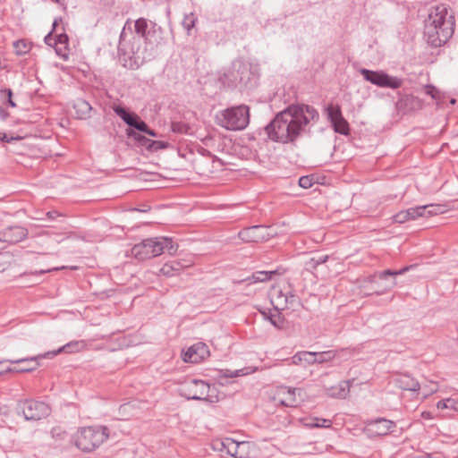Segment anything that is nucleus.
I'll return each mask as SVG.
<instances>
[{
    "instance_id": "1",
    "label": "nucleus",
    "mask_w": 458,
    "mask_h": 458,
    "mask_svg": "<svg viewBox=\"0 0 458 458\" xmlns=\"http://www.w3.org/2000/svg\"><path fill=\"white\" fill-rule=\"evenodd\" d=\"M455 18L445 4L433 8L425 21L424 37L431 47L445 44L453 36Z\"/></svg>"
},
{
    "instance_id": "2",
    "label": "nucleus",
    "mask_w": 458,
    "mask_h": 458,
    "mask_svg": "<svg viewBox=\"0 0 458 458\" xmlns=\"http://www.w3.org/2000/svg\"><path fill=\"white\" fill-rule=\"evenodd\" d=\"M219 80L227 87L239 88L242 90L256 87L259 74L250 63L243 59H236Z\"/></svg>"
},
{
    "instance_id": "3",
    "label": "nucleus",
    "mask_w": 458,
    "mask_h": 458,
    "mask_svg": "<svg viewBox=\"0 0 458 458\" xmlns=\"http://www.w3.org/2000/svg\"><path fill=\"white\" fill-rule=\"evenodd\" d=\"M288 141H294L298 137L308 133L312 122L319 118L318 112L311 106L293 104L288 106Z\"/></svg>"
},
{
    "instance_id": "4",
    "label": "nucleus",
    "mask_w": 458,
    "mask_h": 458,
    "mask_svg": "<svg viewBox=\"0 0 458 458\" xmlns=\"http://www.w3.org/2000/svg\"><path fill=\"white\" fill-rule=\"evenodd\" d=\"M118 54L123 65L131 70L140 68L152 58L151 54L148 53L146 47H142V41L140 37H132L129 42L125 41L124 30L120 35Z\"/></svg>"
},
{
    "instance_id": "5",
    "label": "nucleus",
    "mask_w": 458,
    "mask_h": 458,
    "mask_svg": "<svg viewBox=\"0 0 458 458\" xmlns=\"http://www.w3.org/2000/svg\"><path fill=\"white\" fill-rule=\"evenodd\" d=\"M178 245L168 237H156L145 239L131 248V254L139 260L148 259L162 253L170 255L177 251Z\"/></svg>"
},
{
    "instance_id": "6",
    "label": "nucleus",
    "mask_w": 458,
    "mask_h": 458,
    "mask_svg": "<svg viewBox=\"0 0 458 458\" xmlns=\"http://www.w3.org/2000/svg\"><path fill=\"white\" fill-rule=\"evenodd\" d=\"M108 427L98 425L80 428L72 439L78 449L90 453L98 448L109 437Z\"/></svg>"
},
{
    "instance_id": "7",
    "label": "nucleus",
    "mask_w": 458,
    "mask_h": 458,
    "mask_svg": "<svg viewBox=\"0 0 458 458\" xmlns=\"http://www.w3.org/2000/svg\"><path fill=\"white\" fill-rule=\"evenodd\" d=\"M216 119L217 123L226 130L242 131L250 123V108L244 104L228 107L221 111Z\"/></svg>"
},
{
    "instance_id": "8",
    "label": "nucleus",
    "mask_w": 458,
    "mask_h": 458,
    "mask_svg": "<svg viewBox=\"0 0 458 458\" xmlns=\"http://www.w3.org/2000/svg\"><path fill=\"white\" fill-rule=\"evenodd\" d=\"M408 270H409V267H405L400 270L386 269V270H384V271L378 273L377 275L370 276L367 279L363 280L360 283V284L359 286V288H360L359 294H360L362 296H369L374 293L377 295H380V294L384 293L385 292L394 287L396 285V281L394 279L390 284H386L384 287V289H379L378 287L376 286L377 277L379 280H385V279H386L387 276H395L398 275H403Z\"/></svg>"
},
{
    "instance_id": "9",
    "label": "nucleus",
    "mask_w": 458,
    "mask_h": 458,
    "mask_svg": "<svg viewBox=\"0 0 458 458\" xmlns=\"http://www.w3.org/2000/svg\"><path fill=\"white\" fill-rule=\"evenodd\" d=\"M210 391L211 387L208 383L195 378L186 380L179 388L180 395L188 400H200L212 403L214 400L213 396L209 394Z\"/></svg>"
},
{
    "instance_id": "10",
    "label": "nucleus",
    "mask_w": 458,
    "mask_h": 458,
    "mask_svg": "<svg viewBox=\"0 0 458 458\" xmlns=\"http://www.w3.org/2000/svg\"><path fill=\"white\" fill-rule=\"evenodd\" d=\"M360 73L364 80L379 88H389L393 89H399L403 85V80L398 77L390 76L382 70L372 71L362 68Z\"/></svg>"
},
{
    "instance_id": "11",
    "label": "nucleus",
    "mask_w": 458,
    "mask_h": 458,
    "mask_svg": "<svg viewBox=\"0 0 458 458\" xmlns=\"http://www.w3.org/2000/svg\"><path fill=\"white\" fill-rule=\"evenodd\" d=\"M286 108L279 112L265 127V132L272 141L286 143Z\"/></svg>"
},
{
    "instance_id": "12",
    "label": "nucleus",
    "mask_w": 458,
    "mask_h": 458,
    "mask_svg": "<svg viewBox=\"0 0 458 458\" xmlns=\"http://www.w3.org/2000/svg\"><path fill=\"white\" fill-rule=\"evenodd\" d=\"M26 420H39L50 414V407L44 402L26 400L19 405Z\"/></svg>"
},
{
    "instance_id": "13",
    "label": "nucleus",
    "mask_w": 458,
    "mask_h": 458,
    "mask_svg": "<svg viewBox=\"0 0 458 458\" xmlns=\"http://www.w3.org/2000/svg\"><path fill=\"white\" fill-rule=\"evenodd\" d=\"M270 301L276 313L269 317L271 323L276 327H282L284 320L281 319V311L286 308V295L277 287H273L269 293Z\"/></svg>"
},
{
    "instance_id": "14",
    "label": "nucleus",
    "mask_w": 458,
    "mask_h": 458,
    "mask_svg": "<svg viewBox=\"0 0 458 458\" xmlns=\"http://www.w3.org/2000/svg\"><path fill=\"white\" fill-rule=\"evenodd\" d=\"M328 120L331 122L335 132L348 135L350 131L349 123L344 118L341 107L336 105H328L326 108Z\"/></svg>"
},
{
    "instance_id": "15",
    "label": "nucleus",
    "mask_w": 458,
    "mask_h": 458,
    "mask_svg": "<svg viewBox=\"0 0 458 458\" xmlns=\"http://www.w3.org/2000/svg\"><path fill=\"white\" fill-rule=\"evenodd\" d=\"M43 359L42 355H37L32 357H26V358H20V359H9L6 360V362H9L11 364H19V363H33L32 367L30 368H17V367H6L4 370H0V376L5 374V373H23V372H31L39 366V363L38 362V360ZM4 361H0V366H2Z\"/></svg>"
},
{
    "instance_id": "16",
    "label": "nucleus",
    "mask_w": 458,
    "mask_h": 458,
    "mask_svg": "<svg viewBox=\"0 0 458 458\" xmlns=\"http://www.w3.org/2000/svg\"><path fill=\"white\" fill-rule=\"evenodd\" d=\"M28 230L20 225H11L0 231V242L15 244L24 240Z\"/></svg>"
},
{
    "instance_id": "17",
    "label": "nucleus",
    "mask_w": 458,
    "mask_h": 458,
    "mask_svg": "<svg viewBox=\"0 0 458 458\" xmlns=\"http://www.w3.org/2000/svg\"><path fill=\"white\" fill-rule=\"evenodd\" d=\"M267 228L262 225H253L238 233L239 238L245 242H259L267 239Z\"/></svg>"
},
{
    "instance_id": "18",
    "label": "nucleus",
    "mask_w": 458,
    "mask_h": 458,
    "mask_svg": "<svg viewBox=\"0 0 458 458\" xmlns=\"http://www.w3.org/2000/svg\"><path fill=\"white\" fill-rule=\"evenodd\" d=\"M209 355V350L206 344L199 342L183 353L182 359L185 362L199 363Z\"/></svg>"
},
{
    "instance_id": "19",
    "label": "nucleus",
    "mask_w": 458,
    "mask_h": 458,
    "mask_svg": "<svg viewBox=\"0 0 458 458\" xmlns=\"http://www.w3.org/2000/svg\"><path fill=\"white\" fill-rule=\"evenodd\" d=\"M395 423L386 419H377L367 424V431L373 437L386 436L393 431Z\"/></svg>"
},
{
    "instance_id": "20",
    "label": "nucleus",
    "mask_w": 458,
    "mask_h": 458,
    "mask_svg": "<svg viewBox=\"0 0 458 458\" xmlns=\"http://www.w3.org/2000/svg\"><path fill=\"white\" fill-rule=\"evenodd\" d=\"M395 106L398 112L408 114L421 109L423 101L412 95H401Z\"/></svg>"
},
{
    "instance_id": "21",
    "label": "nucleus",
    "mask_w": 458,
    "mask_h": 458,
    "mask_svg": "<svg viewBox=\"0 0 458 458\" xmlns=\"http://www.w3.org/2000/svg\"><path fill=\"white\" fill-rule=\"evenodd\" d=\"M250 447V442H237L232 438L227 441V454L235 458H248Z\"/></svg>"
},
{
    "instance_id": "22",
    "label": "nucleus",
    "mask_w": 458,
    "mask_h": 458,
    "mask_svg": "<svg viewBox=\"0 0 458 458\" xmlns=\"http://www.w3.org/2000/svg\"><path fill=\"white\" fill-rule=\"evenodd\" d=\"M69 37L66 33L63 32L55 37V53L64 60L69 56Z\"/></svg>"
},
{
    "instance_id": "23",
    "label": "nucleus",
    "mask_w": 458,
    "mask_h": 458,
    "mask_svg": "<svg viewBox=\"0 0 458 458\" xmlns=\"http://www.w3.org/2000/svg\"><path fill=\"white\" fill-rule=\"evenodd\" d=\"M85 342L84 341H72L66 344H64L63 347L59 348L57 351L54 352H48L45 354H43V358H52L55 356L56 354L64 352L66 353H74L77 352H80L85 347Z\"/></svg>"
},
{
    "instance_id": "24",
    "label": "nucleus",
    "mask_w": 458,
    "mask_h": 458,
    "mask_svg": "<svg viewBox=\"0 0 458 458\" xmlns=\"http://www.w3.org/2000/svg\"><path fill=\"white\" fill-rule=\"evenodd\" d=\"M189 266V264H185L181 260H172L164 264V266L160 268V273L165 276H174L178 275L181 271Z\"/></svg>"
},
{
    "instance_id": "25",
    "label": "nucleus",
    "mask_w": 458,
    "mask_h": 458,
    "mask_svg": "<svg viewBox=\"0 0 458 458\" xmlns=\"http://www.w3.org/2000/svg\"><path fill=\"white\" fill-rule=\"evenodd\" d=\"M397 386L403 390L417 392L420 390V383L409 375H402L396 379Z\"/></svg>"
},
{
    "instance_id": "26",
    "label": "nucleus",
    "mask_w": 458,
    "mask_h": 458,
    "mask_svg": "<svg viewBox=\"0 0 458 458\" xmlns=\"http://www.w3.org/2000/svg\"><path fill=\"white\" fill-rule=\"evenodd\" d=\"M350 393V381H342L337 386L331 387L327 394L334 398L344 399Z\"/></svg>"
},
{
    "instance_id": "27",
    "label": "nucleus",
    "mask_w": 458,
    "mask_h": 458,
    "mask_svg": "<svg viewBox=\"0 0 458 458\" xmlns=\"http://www.w3.org/2000/svg\"><path fill=\"white\" fill-rule=\"evenodd\" d=\"M306 397L307 394L302 388H288V406L297 407Z\"/></svg>"
},
{
    "instance_id": "28",
    "label": "nucleus",
    "mask_w": 458,
    "mask_h": 458,
    "mask_svg": "<svg viewBox=\"0 0 458 458\" xmlns=\"http://www.w3.org/2000/svg\"><path fill=\"white\" fill-rule=\"evenodd\" d=\"M73 108L75 109L78 118L87 119L90 117L92 106L88 101L82 98H78L73 104Z\"/></svg>"
},
{
    "instance_id": "29",
    "label": "nucleus",
    "mask_w": 458,
    "mask_h": 458,
    "mask_svg": "<svg viewBox=\"0 0 458 458\" xmlns=\"http://www.w3.org/2000/svg\"><path fill=\"white\" fill-rule=\"evenodd\" d=\"M113 110L115 114L118 115L130 127L133 125V123L138 116V114L129 111L127 108L122 106H114Z\"/></svg>"
},
{
    "instance_id": "30",
    "label": "nucleus",
    "mask_w": 458,
    "mask_h": 458,
    "mask_svg": "<svg viewBox=\"0 0 458 458\" xmlns=\"http://www.w3.org/2000/svg\"><path fill=\"white\" fill-rule=\"evenodd\" d=\"M313 352H299L292 357V363L295 365H313Z\"/></svg>"
},
{
    "instance_id": "31",
    "label": "nucleus",
    "mask_w": 458,
    "mask_h": 458,
    "mask_svg": "<svg viewBox=\"0 0 458 458\" xmlns=\"http://www.w3.org/2000/svg\"><path fill=\"white\" fill-rule=\"evenodd\" d=\"M301 421L308 428H330L332 425L331 420L320 418H305Z\"/></svg>"
},
{
    "instance_id": "32",
    "label": "nucleus",
    "mask_w": 458,
    "mask_h": 458,
    "mask_svg": "<svg viewBox=\"0 0 458 458\" xmlns=\"http://www.w3.org/2000/svg\"><path fill=\"white\" fill-rule=\"evenodd\" d=\"M278 270L273 271H256L250 277L245 279V281H250V283L266 282L271 278L272 275H275Z\"/></svg>"
},
{
    "instance_id": "33",
    "label": "nucleus",
    "mask_w": 458,
    "mask_h": 458,
    "mask_svg": "<svg viewBox=\"0 0 458 458\" xmlns=\"http://www.w3.org/2000/svg\"><path fill=\"white\" fill-rule=\"evenodd\" d=\"M126 134L129 138H132L139 143V145L145 147L148 150L150 148L149 145L152 142V140L146 138L131 128L127 129Z\"/></svg>"
},
{
    "instance_id": "34",
    "label": "nucleus",
    "mask_w": 458,
    "mask_h": 458,
    "mask_svg": "<svg viewBox=\"0 0 458 458\" xmlns=\"http://www.w3.org/2000/svg\"><path fill=\"white\" fill-rule=\"evenodd\" d=\"M313 364H321L330 361L335 358V353L332 351L327 352H313Z\"/></svg>"
},
{
    "instance_id": "35",
    "label": "nucleus",
    "mask_w": 458,
    "mask_h": 458,
    "mask_svg": "<svg viewBox=\"0 0 458 458\" xmlns=\"http://www.w3.org/2000/svg\"><path fill=\"white\" fill-rule=\"evenodd\" d=\"M13 48L16 55H22L30 50L31 46L27 40L19 39L13 42Z\"/></svg>"
},
{
    "instance_id": "36",
    "label": "nucleus",
    "mask_w": 458,
    "mask_h": 458,
    "mask_svg": "<svg viewBox=\"0 0 458 458\" xmlns=\"http://www.w3.org/2000/svg\"><path fill=\"white\" fill-rule=\"evenodd\" d=\"M13 259V256L11 252H0V272L5 271L11 266Z\"/></svg>"
},
{
    "instance_id": "37",
    "label": "nucleus",
    "mask_w": 458,
    "mask_h": 458,
    "mask_svg": "<svg viewBox=\"0 0 458 458\" xmlns=\"http://www.w3.org/2000/svg\"><path fill=\"white\" fill-rule=\"evenodd\" d=\"M147 29H148V21L146 19L140 18V19L136 20L135 24H134V30H135V32L140 37H141V38L146 37Z\"/></svg>"
},
{
    "instance_id": "38",
    "label": "nucleus",
    "mask_w": 458,
    "mask_h": 458,
    "mask_svg": "<svg viewBox=\"0 0 458 458\" xmlns=\"http://www.w3.org/2000/svg\"><path fill=\"white\" fill-rule=\"evenodd\" d=\"M425 208H426V207L419 206V207L408 208L404 211H405L407 216L409 217V220H413L418 217L424 216H425Z\"/></svg>"
},
{
    "instance_id": "39",
    "label": "nucleus",
    "mask_w": 458,
    "mask_h": 458,
    "mask_svg": "<svg viewBox=\"0 0 458 458\" xmlns=\"http://www.w3.org/2000/svg\"><path fill=\"white\" fill-rule=\"evenodd\" d=\"M327 259V255H318L317 257H312L306 262V267L308 269H315L318 265L325 263Z\"/></svg>"
},
{
    "instance_id": "40",
    "label": "nucleus",
    "mask_w": 458,
    "mask_h": 458,
    "mask_svg": "<svg viewBox=\"0 0 458 458\" xmlns=\"http://www.w3.org/2000/svg\"><path fill=\"white\" fill-rule=\"evenodd\" d=\"M197 21V18L193 13L186 14L182 20V26L187 30L188 34L192 28H194L195 23Z\"/></svg>"
},
{
    "instance_id": "41",
    "label": "nucleus",
    "mask_w": 458,
    "mask_h": 458,
    "mask_svg": "<svg viewBox=\"0 0 458 458\" xmlns=\"http://www.w3.org/2000/svg\"><path fill=\"white\" fill-rule=\"evenodd\" d=\"M425 216H431L440 213H443V207L441 205H425Z\"/></svg>"
},
{
    "instance_id": "42",
    "label": "nucleus",
    "mask_w": 458,
    "mask_h": 458,
    "mask_svg": "<svg viewBox=\"0 0 458 458\" xmlns=\"http://www.w3.org/2000/svg\"><path fill=\"white\" fill-rule=\"evenodd\" d=\"M232 438L226 437L222 440H216L212 443L213 449L219 452H225L227 454V441Z\"/></svg>"
},
{
    "instance_id": "43",
    "label": "nucleus",
    "mask_w": 458,
    "mask_h": 458,
    "mask_svg": "<svg viewBox=\"0 0 458 458\" xmlns=\"http://www.w3.org/2000/svg\"><path fill=\"white\" fill-rule=\"evenodd\" d=\"M171 127H172V131L174 132H177V133H187L188 130L190 129L188 124H186L184 123H181V122L172 123Z\"/></svg>"
},
{
    "instance_id": "44",
    "label": "nucleus",
    "mask_w": 458,
    "mask_h": 458,
    "mask_svg": "<svg viewBox=\"0 0 458 458\" xmlns=\"http://www.w3.org/2000/svg\"><path fill=\"white\" fill-rule=\"evenodd\" d=\"M133 129L138 130L139 131L145 132L148 130V124L142 121L138 115L133 123V125L131 126Z\"/></svg>"
},
{
    "instance_id": "45",
    "label": "nucleus",
    "mask_w": 458,
    "mask_h": 458,
    "mask_svg": "<svg viewBox=\"0 0 458 458\" xmlns=\"http://www.w3.org/2000/svg\"><path fill=\"white\" fill-rule=\"evenodd\" d=\"M298 184H299L300 187H301L303 189H309L313 184V177L312 176H309V175L301 176L298 180Z\"/></svg>"
},
{
    "instance_id": "46",
    "label": "nucleus",
    "mask_w": 458,
    "mask_h": 458,
    "mask_svg": "<svg viewBox=\"0 0 458 458\" xmlns=\"http://www.w3.org/2000/svg\"><path fill=\"white\" fill-rule=\"evenodd\" d=\"M242 369H237L234 371H232L229 369L221 370L220 371V373H221L220 378H222V377L232 378V377H235L238 376H242V375H243V373H242Z\"/></svg>"
},
{
    "instance_id": "47",
    "label": "nucleus",
    "mask_w": 458,
    "mask_h": 458,
    "mask_svg": "<svg viewBox=\"0 0 458 458\" xmlns=\"http://www.w3.org/2000/svg\"><path fill=\"white\" fill-rule=\"evenodd\" d=\"M150 148L148 150L157 151L158 149H164L168 147V143L161 140H152L150 143Z\"/></svg>"
},
{
    "instance_id": "48",
    "label": "nucleus",
    "mask_w": 458,
    "mask_h": 458,
    "mask_svg": "<svg viewBox=\"0 0 458 458\" xmlns=\"http://www.w3.org/2000/svg\"><path fill=\"white\" fill-rule=\"evenodd\" d=\"M51 435L55 439H64L66 436V431L63 430L60 427H55L51 429Z\"/></svg>"
},
{
    "instance_id": "49",
    "label": "nucleus",
    "mask_w": 458,
    "mask_h": 458,
    "mask_svg": "<svg viewBox=\"0 0 458 458\" xmlns=\"http://www.w3.org/2000/svg\"><path fill=\"white\" fill-rule=\"evenodd\" d=\"M425 91L427 95H429L434 99H437L439 98V91L433 85H427L425 87Z\"/></svg>"
},
{
    "instance_id": "50",
    "label": "nucleus",
    "mask_w": 458,
    "mask_h": 458,
    "mask_svg": "<svg viewBox=\"0 0 458 458\" xmlns=\"http://www.w3.org/2000/svg\"><path fill=\"white\" fill-rule=\"evenodd\" d=\"M393 218L395 223L399 224H403L405 223L406 221H409V217L407 216L404 210H402L395 214Z\"/></svg>"
},
{
    "instance_id": "51",
    "label": "nucleus",
    "mask_w": 458,
    "mask_h": 458,
    "mask_svg": "<svg viewBox=\"0 0 458 458\" xmlns=\"http://www.w3.org/2000/svg\"><path fill=\"white\" fill-rule=\"evenodd\" d=\"M46 216L48 220H56L59 217H64L65 215H64L63 213H60L57 210H50L46 213Z\"/></svg>"
},
{
    "instance_id": "52",
    "label": "nucleus",
    "mask_w": 458,
    "mask_h": 458,
    "mask_svg": "<svg viewBox=\"0 0 458 458\" xmlns=\"http://www.w3.org/2000/svg\"><path fill=\"white\" fill-rule=\"evenodd\" d=\"M2 93L7 97L8 105L12 107H15L16 104L13 100V91L11 89H4Z\"/></svg>"
},
{
    "instance_id": "53",
    "label": "nucleus",
    "mask_w": 458,
    "mask_h": 458,
    "mask_svg": "<svg viewBox=\"0 0 458 458\" xmlns=\"http://www.w3.org/2000/svg\"><path fill=\"white\" fill-rule=\"evenodd\" d=\"M454 399H446V400H440L437 403V409H445V408H452L451 402H454Z\"/></svg>"
},
{
    "instance_id": "54",
    "label": "nucleus",
    "mask_w": 458,
    "mask_h": 458,
    "mask_svg": "<svg viewBox=\"0 0 458 458\" xmlns=\"http://www.w3.org/2000/svg\"><path fill=\"white\" fill-rule=\"evenodd\" d=\"M0 140L3 141V142H7V143H10L13 140H21V137H8L6 133H4V132H0Z\"/></svg>"
},
{
    "instance_id": "55",
    "label": "nucleus",
    "mask_w": 458,
    "mask_h": 458,
    "mask_svg": "<svg viewBox=\"0 0 458 458\" xmlns=\"http://www.w3.org/2000/svg\"><path fill=\"white\" fill-rule=\"evenodd\" d=\"M44 42L48 46H55V37L53 31H50L44 38Z\"/></svg>"
},
{
    "instance_id": "56",
    "label": "nucleus",
    "mask_w": 458,
    "mask_h": 458,
    "mask_svg": "<svg viewBox=\"0 0 458 458\" xmlns=\"http://www.w3.org/2000/svg\"><path fill=\"white\" fill-rule=\"evenodd\" d=\"M9 116V113L5 111L4 108L0 107V117L3 120H5Z\"/></svg>"
},
{
    "instance_id": "57",
    "label": "nucleus",
    "mask_w": 458,
    "mask_h": 458,
    "mask_svg": "<svg viewBox=\"0 0 458 458\" xmlns=\"http://www.w3.org/2000/svg\"><path fill=\"white\" fill-rule=\"evenodd\" d=\"M145 133L149 135V136H152V137H157V133L154 130H152V129H150L148 127L147 131H145Z\"/></svg>"
},
{
    "instance_id": "58",
    "label": "nucleus",
    "mask_w": 458,
    "mask_h": 458,
    "mask_svg": "<svg viewBox=\"0 0 458 458\" xmlns=\"http://www.w3.org/2000/svg\"><path fill=\"white\" fill-rule=\"evenodd\" d=\"M51 271L50 269H47V270H36V271H33V272H30V275H44L47 272Z\"/></svg>"
},
{
    "instance_id": "59",
    "label": "nucleus",
    "mask_w": 458,
    "mask_h": 458,
    "mask_svg": "<svg viewBox=\"0 0 458 458\" xmlns=\"http://www.w3.org/2000/svg\"><path fill=\"white\" fill-rule=\"evenodd\" d=\"M452 409L458 411V398L454 400V402H451Z\"/></svg>"
},
{
    "instance_id": "60",
    "label": "nucleus",
    "mask_w": 458,
    "mask_h": 458,
    "mask_svg": "<svg viewBox=\"0 0 458 458\" xmlns=\"http://www.w3.org/2000/svg\"><path fill=\"white\" fill-rule=\"evenodd\" d=\"M62 21V18H55L54 20V22H53V27H52V30L54 32V30H55L56 26L58 25V22Z\"/></svg>"
},
{
    "instance_id": "61",
    "label": "nucleus",
    "mask_w": 458,
    "mask_h": 458,
    "mask_svg": "<svg viewBox=\"0 0 458 458\" xmlns=\"http://www.w3.org/2000/svg\"><path fill=\"white\" fill-rule=\"evenodd\" d=\"M24 365L21 366L20 368H30L33 366V363H23Z\"/></svg>"
},
{
    "instance_id": "62",
    "label": "nucleus",
    "mask_w": 458,
    "mask_h": 458,
    "mask_svg": "<svg viewBox=\"0 0 458 458\" xmlns=\"http://www.w3.org/2000/svg\"><path fill=\"white\" fill-rule=\"evenodd\" d=\"M279 403L284 406L286 405V403L284 399H279Z\"/></svg>"
},
{
    "instance_id": "63",
    "label": "nucleus",
    "mask_w": 458,
    "mask_h": 458,
    "mask_svg": "<svg viewBox=\"0 0 458 458\" xmlns=\"http://www.w3.org/2000/svg\"><path fill=\"white\" fill-rule=\"evenodd\" d=\"M451 103H452V104H454V103H455V99H452V100H451Z\"/></svg>"
},
{
    "instance_id": "64",
    "label": "nucleus",
    "mask_w": 458,
    "mask_h": 458,
    "mask_svg": "<svg viewBox=\"0 0 458 458\" xmlns=\"http://www.w3.org/2000/svg\"><path fill=\"white\" fill-rule=\"evenodd\" d=\"M55 3H59V0H52Z\"/></svg>"
}]
</instances>
